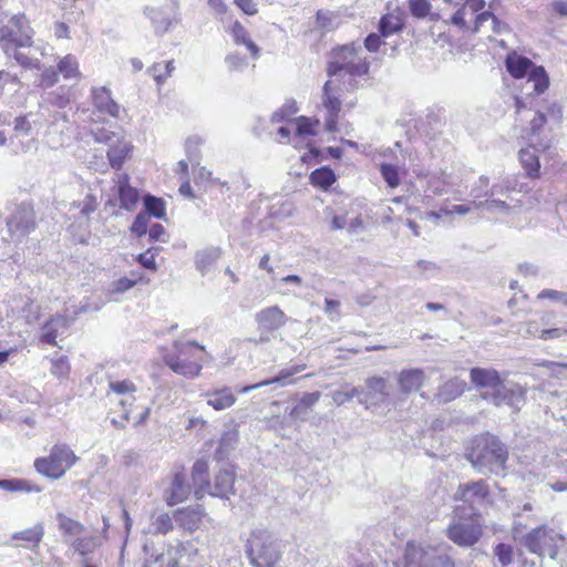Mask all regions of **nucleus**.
<instances>
[{"label": "nucleus", "instance_id": "1", "mask_svg": "<svg viewBox=\"0 0 567 567\" xmlns=\"http://www.w3.org/2000/svg\"><path fill=\"white\" fill-rule=\"evenodd\" d=\"M466 458L480 474L505 476L508 450L497 436L484 433L473 440Z\"/></svg>", "mask_w": 567, "mask_h": 567}, {"label": "nucleus", "instance_id": "2", "mask_svg": "<svg viewBox=\"0 0 567 567\" xmlns=\"http://www.w3.org/2000/svg\"><path fill=\"white\" fill-rule=\"evenodd\" d=\"M33 33L24 14L12 16L9 22L0 28V49L22 68L40 70L41 63L38 59H32L19 51L32 45Z\"/></svg>", "mask_w": 567, "mask_h": 567}, {"label": "nucleus", "instance_id": "3", "mask_svg": "<svg viewBox=\"0 0 567 567\" xmlns=\"http://www.w3.org/2000/svg\"><path fill=\"white\" fill-rule=\"evenodd\" d=\"M205 348L194 341H175L174 351L164 355V362L175 373L188 379L199 375Z\"/></svg>", "mask_w": 567, "mask_h": 567}, {"label": "nucleus", "instance_id": "4", "mask_svg": "<svg viewBox=\"0 0 567 567\" xmlns=\"http://www.w3.org/2000/svg\"><path fill=\"white\" fill-rule=\"evenodd\" d=\"M362 54L361 45H355L354 43L336 49L332 52V60L328 63V75L336 76L342 72L351 78L367 75L370 70V63Z\"/></svg>", "mask_w": 567, "mask_h": 567}, {"label": "nucleus", "instance_id": "5", "mask_svg": "<svg viewBox=\"0 0 567 567\" xmlns=\"http://www.w3.org/2000/svg\"><path fill=\"white\" fill-rule=\"evenodd\" d=\"M247 555L254 567H275L281 558V550L269 530L255 529L247 539Z\"/></svg>", "mask_w": 567, "mask_h": 567}, {"label": "nucleus", "instance_id": "6", "mask_svg": "<svg viewBox=\"0 0 567 567\" xmlns=\"http://www.w3.org/2000/svg\"><path fill=\"white\" fill-rule=\"evenodd\" d=\"M446 548L450 547L409 542L404 551V567H454V561L445 553Z\"/></svg>", "mask_w": 567, "mask_h": 567}, {"label": "nucleus", "instance_id": "7", "mask_svg": "<svg viewBox=\"0 0 567 567\" xmlns=\"http://www.w3.org/2000/svg\"><path fill=\"white\" fill-rule=\"evenodd\" d=\"M79 457L66 444H55L49 456L40 457L34 461V467L38 473L52 478H61L65 472L76 463Z\"/></svg>", "mask_w": 567, "mask_h": 567}, {"label": "nucleus", "instance_id": "8", "mask_svg": "<svg viewBox=\"0 0 567 567\" xmlns=\"http://www.w3.org/2000/svg\"><path fill=\"white\" fill-rule=\"evenodd\" d=\"M507 72L514 78L528 75L527 84H530L536 94L544 93L549 85L548 75L543 66H536L525 56L508 54L505 60Z\"/></svg>", "mask_w": 567, "mask_h": 567}, {"label": "nucleus", "instance_id": "9", "mask_svg": "<svg viewBox=\"0 0 567 567\" xmlns=\"http://www.w3.org/2000/svg\"><path fill=\"white\" fill-rule=\"evenodd\" d=\"M6 217L7 230L13 241H21L35 228V214L30 203L22 202L9 206Z\"/></svg>", "mask_w": 567, "mask_h": 567}, {"label": "nucleus", "instance_id": "10", "mask_svg": "<svg viewBox=\"0 0 567 567\" xmlns=\"http://www.w3.org/2000/svg\"><path fill=\"white\" fill-rule=\"evenodd\" d=\"M557 537L558 535L553 529L546 526H538L524 535L519 539V544L529 553L539 557L547 555L550 559H556L558 555Z\"/></svg>", "mask_w": 567, "mask_h": 567}, {"label": "nucleus", "instance_id": "11", "mask_svg": "<svg viewBox=\"0 0 567 567\" xmlns=\"http://www.w3.org/2000/svg\"><path fill=\"white\" fill-rule=\"evenodd\" d=\"M445 3H454L455 11L444 22L450 23L454 28H456L460 32L473 33V25L471 21L474 22L475 17L482 11L485 7L484 0H443Z\"/></svg>", "mask_w": 567, "mask_h": 567}, {"label": "nucleus", "instance_id": "12", "mask_svg": "<svg viewBox=\"0 0 567 567\" xmlns=\"http://www.w3.org/2000/svg\"><path fill=\"white\" fill-rule=\"evenodd\" d=\"M359 403L367 409L380 408L390 401V385L386 379L370 377L365 380L364 386L359 388Z\"/></svg>", "mask_w": 567, "mask_h": 567}, {"label": "nucleus", "instance_id": "13", "mask_svg": "<svg viewBox=\"0 0 567 567\" xmlns=\"http://www.w3.org/2000/svg\"><path fill=\"white\" fill-rule=\"evenodd\" d=\"M482 527L473 520H453L446 528L447 538L460 547H472L482 537Z\"/></svg>", "mask_w": 567, "mask_h": 567}, {"label": "nucleus", "instance_id": "14", "mask_svg": "<svg viewBox=\"0 0 567 567\" xmlns=\"http://www.w3.org/2000/svg\"><path fill=\"white\" fill-rule=\"evenodd\" d=\"M546 123V113L537 110L525 131L528 146L535 151H547L550 147L553 136Z\"/></svg>", "mask_w": 567, "mask_h": 567}, {"label": "nucleus", "instance_id": "15", "mask_svg": "<svg viewBox=\"0 0 567 567\" xmlns=\"http://www.w3.org/2000/svg\"><path fill=\"white\" fill-rule=\"evenodd\" d=\"M482 398L493 402L497 406L506 404L518 411L526 401V391L518 384L506 385L502 381L496 392H484Z\"/></svg>", "mask_w": 567, "mask_h": 567}, {"label": "nucleus", "instance_id": "16", "mask_svg": "<svg viewBox=\"0 0 567 567\" xmlns=\"http://www.w3.org/2000/svg\"><path fill=\"white\" fill-rule=\"evenodd\" d=\"M177 11V0H171V3L164 7L145 8V14L152 21L157 33H165L168 30L173 20H176Z\"/></svg>", "mask_w": 567, "mask_h": 567}, {"label": "nucleus", "instance_id": "17", "mask_svg": "<svg viewBox=\"0 0 567 567\" xmlns=\"http://www.w3.org/2000/svg\"><path fill=\"white\" fill-rule=\"evenodd\" d=\"M322 105L327 111L324 118L326 130L334 133L338 131V118L341 110V101L336 90L331 86V81H327L322 89Z\"/></svg>", "mask_w": 567, "mask_h": 567}, {"label": "nucleus", "instance_id": "18", "mask_svg": "<svg viewBox=\"0 0 567 567\" xmlns=\"http://www.w3.org/2000/svg\"><path fill=\"white\" fill-rule=\"evenodd\" d=\"M255 321L259 331L274 332L286 324L287 316L278 306H271L258 311Z\"/></svg>", "mask_w": 567, "mask_h": 567}, {"label": "nucleus", "instance_id": "19", "mask_svg": "<svg viewBox=\"0 0 567 567\" xmlns=\"http://www.w3.org/2000/svg\"><path fill=\"white\" fill-rule=\"evenodd\" d=\"M489 495V488L483 480L461 484L455 493V498L465 503L482 504Z\"/></svg>", "mask_w": 567, "mask_h": 567}, {"label": "nucleus", "instance_id": "20", "mask_svg": "<svg viewBox=\"0 0 567 567\" xmlns=\"http://www.w3.org/2000/svg\"><path fill=\"white\" fill-rule=\"evenodd\" d=\"M69 327V316L56 315L42 326L40 341L50 346H56V338L63 334Z\"/></svg>", "mask_w": 567, "mask_h": 567}, {"label": "nucleus", "instance_id": "21", "mask_svg": "<svg viewBox=\"0 0 567 567\" xmlns=\"http://www.w3.org/2000/svg\"><path fill=\"white\" fill-rule=\"evenodd\" d=\"M120 207L132 212L140 200L138 190L130 185V176L126 173L118 174L116 179Z\"/></svg>", "mask_w": 567, "mask_h": 567}, {"label": "nucleus", "instance_id": "22", "mask_svg": "<svg viewBox=\"0 0 567 567\" xmlns=\"http://www.w3.org/2000/svg\"><path fill=\"white\" fill-rule=\"evenodd\" d=\"M425 380L422 369H403L396 378L399 391L402 395H409L419 391Z\"/></svg>", "mask_w": 567, "mask_h": 567}, {"label": "nucleus", "instance_id": "23", "mask_svg": "<svg viewBox=\"0 0 567 567\" xmlns=\"http://www.w3.org/2000/svg\"><path fill=\"white\" fill-rule=\"evenodd\" d=\"M92 97L93 104L99 112L109 114L112 117L120 116L122 107L112 99L111 91L107 87H94L92 90Z\"/></svg>", "mask_w": 567, "mask_h": 567}, {"label": "nucleus", "instance_id": "24", "mask_svg": "<svg viewBox=\"0 0 567 567\" xmlns=\"http://www.w3.org/2000/svg\"><path fill=\"white\" fill-rule=\"evenodd\" d=\"M306 368L305 364H297V365H292V367H289V368H286V369H282L278 375H276L275 378H271V379H267V380H264V381H260L258 383H255V384H249V385H246L244 388H241L239 390V393H248L252 390H256V389H259V388H262V386H266V385H270V384H277L279 386H285L287 384H290L292 381H291V377L303 371Z\"/></svg>", "mask_w": 567, "mask_h": 567}, {"label": "nucleus", "instance_id": "25", "mask_svg": "<svg viewBox=\"0 0 567 567\" xmlns=\"http://www.w3.org/2000/svg\"><path fill=\"white\" fill-rule=\"evenodd\" d=\"M470 377L475 386L488 389V392H496L502 383L498 372L493 369L473 368L470 371Z\"/></svg>", "mask_w": 567, "mask_h": 567}, {"label": "nucleus", "instance_id": "26", "mask_svg": "<svg viewBox=\"0 0 567 567\" xmlns=\"http://www.w3.org/2000/svg\"><path fill=\"white\" fill-rule=\"evenodd\" d=\"M235 472L229 468L220 470L215 476L214 485L208 494L214 497L229 498L234 494Z\"/></svg>", "mask_w": 567, "mask_h": 567}, {"label": "nucleus", "instance_id": "27", "mask_svg": "<svg viewBox=\"0 0 567 567\" xmlns=\"http://www.w3.org/2000/svg\"><path fill=\"white\" fill-rule=\"evenodd\" d=\"M208 464L204 460H197L192 468V481L194 484V493L196 498H202L208 491H210V484L207 478Z\"/></svg>", "mask_w": 567, "mask_h": 567}, {"label": "nucleus", "instance_id": "28", "mask_svg": "<svg viewBox=\"0 0 567 567\" xmlns=\"http://www.w3.org/2000/svg\"><path fill=\"white\" fill-rule=\"evenodd\" d=\"M466 388V382L460 378H453L442 384L435 396L440 403H449L461 396Z\"/></svg>", "mask_w": 567, "mask_h": 567}, {"label": "nucleus", "instance_id": "29", "mask_svg": "<svg viewBox=\"0 0 567 567\" xmlns=\"http://www.w3.org/2000/svg\"><path fill=\"white\" fill-rule=\"evenodd\" d=\"M190 494V486L185 482L183 473H176L167 492L166 502L168 505H176L185 501Z\"/></svg>", "mask_w": 567, "mask_h": 567}, {"label": "nucleus", "instance_id": "30", "mask_svg": "<svg viewBox=\"0 0 567 567\" xmlns=\"http://www.w3.org/2000/svg\"><path fill=\"white\" fill-rule=\"evenodd\" d=\"M204 396L207 399V404L216 411L226 410L236 402V396L228 388L208 391Z\"/></svg>", "mask_w": 567, "mask_h": 567}, {"label": "nucleus", "instance_id": "31", "mask_svg": "<svg viewBox=\"0 0 567 567\" xmlns=\"http://www.w3.org/2000/svg\"><path fill=\"white\" fill-rule=\"evenodd\" d=\"M321 396L319 391H315L311 393H303L300 398L299 402L290 410L289 416L293 420L306 421L309 414V411L313 405L317 404Z\"/></svg>", "mask_w": 567, "mask_h": 567}, {"label": "nucleus", "instance_id": "32", "mask_svg": "<svg viewBox=\"0 0 567 567\" xmlns=\"http://www.w3.org/2000/svg\"><path fill=\"white\" fill-rule=\"evenodd\" d=\"M131 150V144L122 137L118 138V142L113 143L107 151V158L112 168L121 169Z\"/></svg>", "mask_w": 567, "mask_h": 567}, {"label": "nucleus", "instance_id": "33", "mask_svg": "<svg viewBox=\"0 0 567 567\" xmlns=\"http://www.w3.org/2000/svg\"><path fill=\"white\" fill-rule=\"evenodd\" d=\"M221 249L219 247H206L196 252L195 265L202 275L209 271L212 266L220 258Z\"/></svg>", "mask_w": 567, "mask_h": 567}, {"label": "nucleus", "instance_id": "34", "mask_svg": "<svg viewBox=\"0 0 567 567\" xmlns=\"http://www.w3.org/2000/svg\"><path fill=\"white\" fill-rule=\"evenodd\" d=\"M203 513L200 507L183 508L176 512L175 520L185 529L193 532L198 528Z\"/></svg>", "mask_w": 567, "mask_h": 567}, {"label": "nucleus", "instance_id": "35", "mask_svg": "<svg viewBox=\"0 0 567 567\" xmlns=\"http://www.w3.org/2000/svg\"><path fill=\"white\" fill-rule=\"evenodd\" d=\"M142 278L133 276L132 278L122 277L114 280L107 288V298L110 301H118L120 296L132 289Z\"/></svg>", "mask_w": 567, "mask_h": 567}, {"label": "nucleus", "instance_id": "36", "mask_svg": "<svg viewBox=\"0 0 567 567\" xmlns=\"http://www.w3.org/2000/svg\"><path fill=\"white\" fill-rule=\"evenodd\" d=\"M537 152L538 151H535L532 147L520 150L519 152L520 163L527 175L533 178L539 176L540 164L538 155L536 154Z\"/></svg>", "mask_w": 567, "mask_h": 567}, {"label": "nucleus", "instance_id": "37", "mask_svg": "<svg viewBox=\"0 0 567 567\" xmlns=\"http://www.w3.org/2000/svg\"><path fill=\"white\" fill-rule=\"evenodd\" d=\"M56 522H58L59 529L62 532L63 536H65V537H74L75 538V537L80 536L85 529L84 526L80 522L64 515L63 513L56 514Z\"/></svg>", "mask_w": 567, "mask_h": 567}, {"label": "nucleus", "instance_id": "38", "mask_svg": "<svg viewBox=\"0 0 567 567\" xmlns=\"http://www.w3.org/2000/svg\"><path fill=\"white\" fill-rule=\"evenodd\" d=\"M233 37L237 44H244L250 51L254 59L259 56V48L251 41L248 31L236 21L233 25Z\"/></svg>", "mask_w": 567, "mask_h": 567}, {"label": "nucleus", "instance_id": "39", "mask_svg": "<svg viewBox=\"0 0 567 567\" xmlns=\"http://www.w3.org/2000/svg\"><path fill=\"white\" fill-rule=\"evenodd\" d=\"M336 179V174L329 166L317 168L310 174L311 184L323 189H328Z\"/></svg>", "mask_w": 567, "mask_h": 567}, {"label": "nucleus", "instance_id": "40", "mask_svg": "<svg viewBox=\"0 0 567 567\" xmlns=\"http://www.w3.org/2000/svg\"><path fill=\"white\" fill-rule=\"evenodd\" d=\"M238 442V433L236 431L225 432L216 450L215 456L218 461L225 460L230 451L235 450Z\"/></svg>", "mask_w": 567, "mask_h": 567}, {"label": "nucleus", "instance_id": "41", "mask_svg": "<svg viewBox=\"0 0 567 567\" xmlns=\"http://www.w3.org/2000/svg\"><path fill=\"white\" fill-rule=\"evenodd\" d=\"M403 20L399 14L389 13L381 18L379 22V31L383 37H389L403 29Z\"/></svg>", "mask_w": 567, "mask_h": 567}, {"label": "nucleus", "instance_id": "42", "mask_svg": "<svg viewBox=\"0 0 567 567\" xmlns=\"http://www.w3.org/2000/svg\"><path fill=\"white\" fill-rule=\"evenodd\" d=\"M0 488L7 492H28V493H39L41 488L37 485H31L28 481L21 478L13 480H0Z\"/></svg>", "mask_w": 567, "mask_h": 567}, {"label": "nucleus", "instance_id": "43", "mask_svg": "<svg viewBox=\"0 0 567 567\" xmlns=\"http://www.w3.org/2000/svg\"><path fill=\"white\" fill-rule=\"evenodd\" d=\"M202 144H203V138L198 135L190 136L186 140V143H185L186 155H187L188 162H190V164L193 166H195V165L198 166V164L200 163V158H202L200 145Z\"/></svg>", "mask_w": 567, "mask_h": 567}, {"label": "nucleus", "instance_id": "44", "mask_svg": "<svg viewBox=\"0 0 567 567\" xmlns=\"http://www.w3.org/2000/svg\"><path fill=\"white\" fill-rule=\"evenodd\" d=\"M487 21L492 22L493 31L496 33H501L503 29L506 28V24L498 21L497 18L491 11H483L475 17L473 24V33L480 32L483 24Z\"/></svg>", "mask_w": 567, "mask_h": 567}, {"label": "nucleus", "instance_id": "45", "mask_svg": "<svg viewBox=\"0 0 567 567\" xmlns=\"http://www.w3.org/2000/svg\"><path fill=\"white\" fill-rule=\"evenodd\" d=\"M144 214L148 217L154 216L155 218L161 219L165 216L164 200L150 194L144 197Z\"/></svg>", "mask_w": 567, "mask_h": 567}, {"label": "nucleus", "instance_id": "46", "mask_svg": "<svg viewBox=\"0 0 567 567\" xmlns=\"http://www.w3.org/2000/svg\"><path fill=\"white\" fill-rule=\"evenodd\" d=\"M48 144L52 148L63 147L69 142V136L65 135L63 128H60L56 123L49 125L47 131Z\"/></svg>", "mask_w": 567, "mask_h": 567}, {"label": "nucleus", "instance_id": "47", "mask_svg": "<svg viewBox=\"0 0 567 567\" xmlns=\"http://www.w3.org/2000/svg\"><path fill=\"white\" fill-rule=\"evenodd\" d=\"M59 73H61L65 79L76 78L79 72V64L75 56L68 54L58 63Z\"/></svg>", "mask_w": 567, "mask_h": 567}, {"label": "nucleus", "instance_id": "48", "mask_svg": "<svg viewBox=\"0 0 567 567\" xmlns=\"http://www.w3.org/2000/svg\"><path fill=\"white\" fill-rule=\"evenodd\" d=\"M44 530L42 525H35L32 528L19 532L14 534L16 539H22L24 542H28L31 545H38L42 537H43Z\"/></svg>", "mask_w": 567, "mask_h": 567}, {"label": "nucleus", "instance_id": "49", "mask_svg": "<svg viewBox=\"0 0 567 567\" xmlns=\"http://www.w3.org/2000/svg\"><path fill=\"white\" fill-rule=\"evenodd\" d=\"M380 173L389 187L395 188L399 186L400 177L395 165L383 163L380 166Z\"/></svg>", "mask_w": 567, "mask_h": 567}, {"label": "nucleus", "instance_id": "50", "mask_svg": "<svg viewBox=\"0 0 567 567\" xmlns=\"http://www.w3.org/2000/svg\"><path fill=\"white\" fill-rule=\"evenodd\" d=\"M91 136L96 143H102L111 146L113 143L118 142L121 137L116 133L109 131L104 127H96L91 130Z\"/></svg>", "mask_w": 567, "mask_h": 567}, {"label": "nucleus", "instance_id": "51", "mask_svg": "<svg viewBox=\"0 0 567 567\" xmlns=\"http://www.w3.org/2000/svg\"><path fill=\"white\" fill-rule=\"evenodd\" d=\"M31 113L17 116L13 121V131L17 137H24L30 135L32 131V122L30 121Z\"/></svg>", "mask_w": 567, "mask_h": 567}, {"label": "nucleus", "instance_id": "52", "mask_svg": "<svg viewBox=\"0 0 567 567\" xmlns=\"http://www.w3.org/2000/svg\"><path fill=\"white\" fill-rule=\"evenodd\" d=\"M73 206L80 209V214L84 217H89L92 213H94L99 206L96 197L89 193L85 195L83 200L73 203Z\"/></svg>", "mask_w": 567, "mask_h": 567}, {"label": "nucleus", "instance_id": "53", "mask_svg": "<svg viewBox=\"0 0 567 567\" xmlns=\"http://www.w3.org/2000/svg\"><path fill=\"white\" fill-rule=\"evenodd\" d=\"M494 555L503 566H507L513 563L514 550L511 545L499 543L494 547Z\"/></svg>", "mask_w": 567, "mask_h": 567}, {"label": "nucleus", "instance_id": "54", "mask_svg": "<svg viewBox=\"0 0 567 567\" xmlns=\"http://www.w3.org/2000/svg\"><path fill=\"white\" fill-rule=\"evenodd\" d=\"M43 101L47 104H50L58 109H63L68 105L70 100H69V96L65 94V92H63V90H61V91H53V92L47 93L43 96Z\"/></svg>", "mask_w": 567, "mask_h": 567}, {"label": "nucleus", "instance_id": "55", "mask_svg": "<svg viewBox=\"0 0 567 567\" xmlns=\"http://www.w3.org/2000/svg\"><path fill=\"white\" fill-rule=\"evenodd\" d=\"M50 372L56 378H64L70 372L69 360L65 355H61L58 359L51 361Z\"/></svg>", "mask_w": 567, "mask_h": 567}, {"label": "nucleus", "instance_id": "56", "mask_svg": "<svg viewBox=\"0 0 567 567\" xmlns=\"http://www.w3.org/2000/svg\"><path fill=\"white\" fill-rule=\"evenodd\" d=\"M415 266L424 279L434 278L441 272V267L430 260H419Z\"/></svg>", "mask_w": 567, "mask_h": 567}, {"label": "nucleus", "instance_id": "57", "mask_svg": "<svg viewBox=\"0 0 567 567\" xmlns=\"http://www.w3.org/2000/svg\"><path fill=\"white\" fill-rule=\"evenodd\" d=\"M155 533L167 534L173 529V522L167 513H161L153 520Z\"/></svg>", "mask_w": 567, "mask_h": 567}, {"label": "nucleus", "instance_id": "58", "mask_svg": "<svg viewBox=\"0 0 567 567\" xmlns=\"http://www.w3.org/2000/svg\"><path fill=\"white\" fill-rule=\"evenodd\" d=\"M296 121V135H315V131L312 128L313 124H318V121L312 122L309 117L299 116Z\"/></svg>", "mask_w": 567, "mask_h": 567}, {"label": "nucleus", "instance_id": "59", "mask_svg": "<svg viewBox=\"0 0 567 567\" xmlns=\"http://www.w3.org/2000/svg\"><path fill=\"white\" fill-rule=\"evenodd\" d=\"M148 221H150V217L144 213H140L135 217V219L131 226V231L133 234H135L137 237H142V236L146 235L147 230H148L147 229Z\"/></svg>", "mask_w": 567, "mask_h": 567}, {"label": "nucleus", "instance_id": "60", "mask_svg": "<svg viewBox=\"0 0 567 567\" xmlns=\"http://www.w3.org/2000/svg\"><path fill=\"white\" fill-rule=\"evenodd\" d=\"M361 392L358 386H352L349 391H336L332 394V400L337 405H342L355 396L359 399V393Z\"/></svg>", "mask_w": 567, "mask_h": 567}, {"label": "nucleus", "instance_id": "61", "mask_svg": "<svg viewBox=\"0 0 567 567\" xmlns=\"http://www.w3.org/2000/svg\"><path fill=\"white\" fill-rule=\"evenodd\" d=\"M409 6L412 14L419 19L425 18L431 9L427 0H410Z\"/></svg>", "mask_w": 567, "mask_h": 567}, {"label": "nucleus", "instance_id": "62", "mask_svg": "<svg viewBox=\"0 0 567 567\" xmlns=\"http://www.w3.org/2000/svg\"><path fill=\"white\" fill-rule=\"evenodd\" d=\"M538 300L549 299L555 302H559L567 306V292L554 290V289H543L537 295Z\"/></svg>", "mask_w": 567, "mask_h": 567}, {"label": "nucleus", "instance_id": "63", "mask_svg": "<svg viewBox=\"0 0 567 567\" xmlns=\"http://www.w3.org/2000/svg\"><path fill=\"white\" fill-rule=\"evenodd\" d=\"M225 62L229 70L233 71L241 70L248 64L246 58L239 55L238 53L228 54L225 59Z\"/></svg>", "mask_w": 567, "mask_h": 567}, {"label": "nucleus", "instance_id": "64", "mask_svg": "<svg viewBox=\"0 0 567 567\" xmlns=\"http://www.w3.org/2000/svg\"><path fill=\"white\" fill-rule=\"evenodd\" d=\"M334 20V16L329 11H318L317 12V24L321 29L329 31L334 28L332 21Z\"/></svg>", "mask_w": 567, "mask_h": 567}]
</instances>
